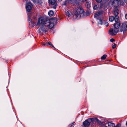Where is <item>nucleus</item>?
Instances as JSON below:
<instances>
[{"mask_svg":"<svg viewBox=\"0 0 127 127\" xmlns=\"http://www.w3.org/2000/svg\"><path fill=\"white\" fill-rule=\"evenodd\" d=\"M56 20L53 19L46 20L43 17H39L38 19L36 26L40 25V27L38 30L40 33L47 32L49 29H52L54 27Z\"/></svg>","mask_w":127,"mask_h":127,"instance_id":"nucleus-1","label":"nucleus"},{"mask_svg":"<svg viewBox=\"0 0 127 127\" xmlns=\"http://www.w3.org/2000/svg\"><path fill=\"white\" fill-rule=\"evenodd\" d=\"M103 12L100 11L96 12L94 15V17L97 19L98 25H102L103 21V17H102Z\"/></svg>","mask_w":127,"mask_h":127,"instance_id":"nucleus-2","label":"nucleus"},{"mask_svg":"<svg viewBox=\"0 0 127 127\" xmlns=\"http://www.w3.org/2000/svg\"><path fill=\"white\" fill-rule=\"evenodd\" d=\"M83 10L80 7H78L76 10L74 17L77 19H79L83 15Z\"/></svg>","mask_w":127,"mask_h":127,"instance_id":"nucleus-3","label":"nucleus"},{"mask_svg":"<svg viewBox=\"0 0 127 127\" xmlns=\"http://www.w3.org/2000/svg\"><path fill=\"white\" fill-rule=\"evenodd\" d=\"M119 31V29H116L114 28L113 29H110L109 31V35L113 36L115 35Z\"/></svg>","mask_w":127,"mask_h":127,"instance_id":"nucleus-4","label":"nucleus"},{"mask_svg":"<svg viewBox=\"0 0 127 127\" xmlns=\"http://www.w3.org/2000/svg\"><path fill=\"white\" fill-rule=\"evenodd\" d=\"M119 11L117 7H115L114 8V13L115 15V21L117 22L118 20V15L119 14Z\"/></svg>","mask_w":127,"mask_h":127,"instance_id":"nucleus-5","label":"nucleus"},{"mask_svg":"<svg viewBox=\"0 0 127 127\" xmlns=\"http://www.w3.org/2000/svg\"><path fill=\"white\" fill-rule=\"evenodd\" d=\"M91 119H88L85 120L83 123V127H89L90 123L92 121Z\"/></svg>","mask_w":127,"mask_h":127,"instance_id":"nucleus-6","label":"nucleus"},{"mask_svg":"<svg viewBox=\"0 0 127 127\" xmlns=\"http://www.w3.org/2000/svg\"><path fill=\"white\" fill-rule=\"evenodd\" d=\"M32 6V4L30 2H28L26 3V8L27 11L30 12L31 10Z\"/></svg>","mask_w":127,"mask_h":127,"instance_id":"nucleus-7","label":"nucleus"},{"mask_svg":"<svg viewBox=\"0 0 127 127\" xmlns=\"http://www.w3.org/2000/svg\"><path fill=\"white\" fill-rule=\"evenodd\" d=\"M127 29V22L124 23L121 27V31H124Z\"/></svg>","mask_w":127,"mask_h":127,"instance_id":"nucleus-8","label":"nucleus"},{"mask_svg":"<svg viewBox=\"0 0 127 127\" xmlns=\"http://www.w3.org/2000/svg\"><path fill=\"white\" fill-rule=\"evenodd\" d=\"M120 0H114L112 2V5L115 7H117L120 2Z\"/></svg>","mask_w":127,"mask_h":127,"instance_id":"nucleus-9","label":"nucleus"},{"mask_svg":"<svg viewBox=\"0 0 127 127\" xmlns=\"http://www.w3.org/2000/svg\"><path fill=\"white\" fill-rule=\"evenodd\" d=\"M120 23L119 22H116L115 23L114 26V28L116 29H118L119 27H120Z\"/></svg>","mask_w":127,"mask_h":127,"instance_id":"nucleus-10","label":"nucleus"},{"mask_svg":"<svg viewBox=\"0 0 127 127\" xmlns=\"http://www.w3.org/2000/svg\"><path fill=\"white\" fill-rule=\"evenodd\" d=\"M107 124L109 127H115V124L113 123L108 122Z\"/></svg>","mask_w":127,"mask_h":127,"instance_id":"nucleus-11","label":"nucleus"},{"mask_svg":"<svg viewBox=\"0 0 127 127\" xmlns=\"http://www.w3.org/2000/svg\"><path fill=\"white\" fill-rule=\"evenodd\" d=\"M49 2L52 5H55V4L56 1L55 0H49Z\"/></svg>","mask_w":127,"mask_h":127,"instance_id":"nucleus-12","label":"nucleus"},{"mask_svg":"<svg viewBox=\"0 0 127 127\" xmlns=\"http://www.w3.org/2000/svg\"><path fill=\"white\" fill-rule=\"evenodd\" d=\"M48 14L50 16H52L54 14V12L52 10L49 11L48 12Z\"/></svg>","mask_w":127,"mask_h":127,"instance_id":"nucleus-13","label":"nucleus"},{"mask_svg":"<svg viewBox=\"0 0 127 127\" xmlns=\"http://www.w3.org/2000/svg\"><path fill=\"white\" fill-rule=\"evenodd\" d=\"M114 20H115V17L114 18L113 16H110L109 17V20L110 21H113Z\"/></svg>","mask_w":127,"mask_h":127,"instance_id":"nucleus-14","label":"nucleus"},{"mask_svg":"<svg viewBox=\"0 0 127 127\" xmlns=\"http://www.w3.org/2000/svg\"><path fill=\"white\" fill-rule=\"evenodd\" d=\"M29 25L32 27H33L35 24V23L32 21H31L29 23Z\"/></svg>","mask_w":127,"mask_h":127,"instance_id":"nucleus-15","label":"nucleus"},{"mask_svg":"<svg viewBox=\"0 0 127 127\" xmlns=\"http://www.w3.org/2000/svg\"><path fill=\"white\" fill-rule=\"evenodd\" d=\"M86 5L88 8H89L90 7V4L89 2H87L86 3Z\"/></svg>","mask_w":127,"mask_h":127,"instance_id":"nucleus-16","label":"nucleus"},{"mask_svg":"<svg viewBox=\"0 0 127 127\" xmlns=\"http://www.w3.org/2000/svg\"><path fill=\"white\" fill-rule=\"evenodd\" d=\"M42 45H44L45 46H47L48 45H51L52 46H53V47H54L53 46V45L51 44V42H49L48 43H43Z\"/></svg>","mask_w":127,"mask_h":127,"instance_id":"nucleus-17","label":"nucleus"},{"mask_svg":"<svg viewBox=\"0 0 127 127\" xmlns=\"http://www.w3.org/2000/svg\"><path fill=\"white\" fill-rule=\"evenodd\" d=\"M28 20L29 21H30L31 19V14L30 13H28Z\"/></svg>","mask_w":127,"mask_h":127,"instance_id":"nucleus-18","label":"nucleus"},{"mask_svg":"<svg viewBox=\"0 0 127 127\" xmlns=\"http://www.w3.org/2000/svg\"><path fill=\"white\" fill-rule=\"evenodd\" d=\"M34 3L37 4L39 2V0H31Z\"/></svg>","mask_w":127,"mask_h":127,"instance_id":"nucleus-19","label":"nucleus"},{"mask_svg":"<svg viewBox=\"0 0 127 127\" xmlns=\"http://www.w3.org/2000/svg\"><path fill=\"white\" fill-rule=\"evenodd\" d=\"M106 56H107L106 55H104L101 57V58L102 60H104L105 59Z\"/></svg>","mask_w":127,"mask_h":127,"instance_id":"nucleus-20","label":"nucleus"},{"mask_svg":"<svg viewBox=\"0 0 127 127\" xmlns=\"http://www.w3.org/2000/svg\"><path fill=\"white\" fill-rule=\"evenodd\" d=\"M98 8V5H95L94 7V9L95 10H97Z\"/></svg>","mask_w":127,"mask_h":127,"instance_id":"nucleus-21","label":"nucleus"},{"mask_svg":"<svg viewBox=\"0 0 127 127\" xmlns=\"http://www.w3.org/2000/svg\"><path fill=\"white\" fill-rule=\"evenodd\" d=\"M66 15L68 16V17H69L70 15V14L69 12L67 11H66L65 12Z\"/></svg>","mask_w":127,"mask_h":127,"instance_id":"nucleus-22","label":"nucleus"},{"mask_svg":"<svg viewBox=\"0 0 127 127\" xmlns=\"http://www.w3.org/2000/svg\"><path fill=\"white\" fill-rule=\"evenodd\" d=\"M116 45L114 43L113 45L112 46V48L113 49L115 48L116 47Z\"/></svg>","mask_w":127,"mask_h":127,"instance_id":"nucleus-23","label":"nucleus"},{"mask_svg":"<svg viewBox=\"0 0 127 127\" xmlns=\"http://www.w3.org/2000/svg\"><path fill=\"white\" fill-rule=\"evenodd\" d=\"M115 127H121V125L120 124H118Z\"/></svg>","mask_w":127,"mask_h":127,"instance_id":"nucleus-24","label":"nucleus"},{"mask_svg":"<svg viewBox=\"0 0 127 127\" xmlns=\"http://www.w3.org/2000/svg\"><path fill=\"white\" fill-rule=\"evenodd\" d=\"M96 1L98 2H100L102 1V0H96Z\"/></svg>","mask_w":127,"mask_h":127,"instance_id":"nucleus-25","label":"nucleus"},{"mask_svg":"<svg viewBox=\"0 0 127 127\" xmlns=\"http://www.w3.org/2000/svg\"><path fill=\"white\" fill-rule=\"evenodd\" d=\"M33 18L34 19H36L37 18V17L36 15H35L34 16H33Z\"/></svg>","mask_w":127,"mask_h":127,"instance_id":"nucleus-26","label":"nucleus"},{"mask_svg":"<svg viewBox=\"0 0 127 127\" xmlns=\"http://www.w3.org/2000/svg\"><path fill=\"white\" fill-rule=\"evenodd\" d=\"M105 25H106V27H107L109 25V24H108V23H105Z\"/></svg>","mask_w":127,"mask_h":127,"instance_id":"nucleus-27","label":"nucleus"},{"mask_svg":"<svg viewBox=\"0 0 127 127\" xmlns=\"http://www.w3.org/2000/svg\"><path fill=\"white\" fill-rule=\"evenodd\" d=\"M110 40L111 42H113L114 41V39L113 38H112Z\"/></svg>","mask_w":127,"mask_h":127,"instance_id":"nucleus-28","label":"nucleus"},{"mask_svg":"<svg viewBox=\"0 0 127 127\" xmlns=\"http://www.w3.org/2000/svg\"><path fill=\"white\" fill-rule=\"evenodd\" d=\"M95 120L97 121V122H99V120L97 118H95Z\"/></svg>","mask_w":127,"mask_h":127,"instance_id":"nucleus-29","label":"nucleus"},{"mask_svg":"<svg viewBox=\"0 0 127 127\" xmlns=\"http://www.w3.org/2000/svg\"><path fill=\"white\" fill-rule=\"evenodd\" d=\"M125 18L126 19H127V13L125 15Z\"/></svg>","mask_w":127,"mask_h":127,"instance_id":"nucleus-30","label":"nucleus"},{"mask_svg":"<svg viewBox=\"0 0 127 127\" xmlns=\"http://www.w3.org/2000/svg\"><path fill=\"white\" fill-rule=\"evenodd\" d=\"M74 122H73V123H72L71 124V127H72V126L73 125V124L74 123Z\"/></svg>","mask_w":127,"mask_h":127,"instance_id":"nucleus-31","label":"nucleus"},{"mask_svg":"<svg viewBox=\"0 0 127 127\" xmlns=\"http://www.w3.org/2000/svg\"><path fill=\"white\" fill-rule=\"evenodd\" d=\"M124 1L126 3H127V0H124Z\"/></svg>","mask_w":127,"mask_h":127,"instance_id":"nucleus-32","label":"nucleus"},{"mask_svg":"<svg viewBox=\"0 0 127 127\" xmlns=\"http://www.w3.org/2000/svg\"><path fill=\"white\" fill-rule=\"evenodd\" d=\"M53 8L54 9H55L56 8V6H54Z\"/></svg>","mask_w":127,"mask_h":127,"instance_id":"nucleus-33","label":"nucleus"},{"mask_svg":"<svg viewBox=\"0 0 127 127\" xmlns=\"http://www.w3.org/2000/svg\"><path fill=\"white\" fill-rule=\"evenodd\" d=\"M58 0V1H61L62 0Z\"/></svg>","mask_w":127,"mask_h":127,"instance_id":"nucleus-34","label":"nucleus"},{"mask_svg":"<svg viewBox=\"0 0 127 127\" xmlns=\"http://www.w3.org/2000/svg\"><path fill=\"white\" fill-rule=\"evenodd\" d=\"M69 126H70V125H69Z\"/></svg>","mask_w":127,"mask_h":127,"instance_id":"nucleus-35","label":"nucleus"}]
</instances>
